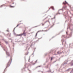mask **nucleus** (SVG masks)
Segmentation results:
<instances>
[{
    "label": "nucleus",
    "mask_w": 73,
    "mask_h": 73,
    "mask_svg": "<svg viewBox=\"0 0 73 73\" xmlns=\"http://www.w3.org/2000/svg\"><path fill=\"white\" fill-rule=\"evenodd\" d=\"M28 54V53H26L25 54V55H27Z\"/></svg>",
    "instance_id": "8"
},
{
    "label": "nucleus",
    "mask_w": 73,
    "mask_h": 73,
    "mask_svg": "<svg viewBox=\"0 0 73 73\" xmlns=\"http://www.w3.org/2000/svg\"><path fill=\"white\" fill-rule=\"evenodd\" d=\"M65 3H66V4H67V3H67V2H66V1H65Z\"/></svg>",
    "instance_id": "13"
},
{
    "label": "nucleus",
    "mask_w": 73,
    "mask_h": 73,
    "mask_svg": "<svg viewBox=\"0 0 73 73\" xmlns=\"http://www.w3.org/2000/svg\"><path fill=\"white\" fill-rule=\"evenodd\" d=\"M52 60V58H51V60Z\"/></svg>",
    "instance_id": "15"
},
{
    "label": "nucleus",
    "mask_w": 73,
    "mask_h": 73,
    "mask_svg": "<svg viewBox=\"0 0 73 73\" xmlns=\"http://www.w3.org/2000/svg\"><path fill=\"white\" fill-rule=\"evenodd\" d=\"M6 42V43H7V42Z\"/></svg>",
    "instance_id": "20"
},
{
    "label": "nucleus",
    "mask_w": 73,
    "mask_h": 73,
    "mask_svg": "<svg viewBox=\"0 0 73 73\" xmlns=\"http://www.w3.org/2000/svg\"><path fill=\"white\" fill-rule=\"evenodd\" d=\"M21 34H20V35H17V36H21Z\"/></svg>",
    "instance_id": "7"
},
{
    "label": "nucleus",
    "mask_w": 73,
    "mask_h": 73,
    "mask_svg": "<svg viewBox=\"0 0 73 73\" xmlns=\"http://www.w3.org/2000/svg\"><path fill=\"white\" fill-rule=\"evenodd\" d=\"M38 32H38L36 34V36L37 35V33Z\"/></svg>",
    "instance_id": "6"
},
{
    "label": "nucleus",
    "mask_w": 73,
    "mask_h": 73,
    "mask_svg": "<svg viewBox=\"0 0 73 73\" xmlns=\"http://www.w3.org/2000/svg\"><path fill=\"white\" fill-rule=\"evenodd\" d=\"M51 8H52L53 10H54V7H53V6H51Z\"/></svg>",
    "instance_id": "3"
},
{
    "label": "nucleus",
    "mask_w": 73,
    "mask_h": 73,
    "mask_svg": "<svg viewBox=\"0 0 73 73\" xmlns=\"http://www.w3.org/2000/svg\"><path fill=\"white\" fill-rule=\"evenodd\" d=\"M58 54H59V51H58L57 52Z\"/></svg>",
    "instance_id": "12"
},
{
    "label": "nucleus",
    "mask_w": 73,
    "mask_h": 73,
    "mask_svg": "<svg viewBox=\"0 0 73 73\" xmlns=\"http://www.w3.org/2000/svg\"><path fill=\"white\" fill-rule=\"evenodd\" d=\"M63 4H64L65 5V4H66V3L65 2H63Z\"/></svg>",
    "instance_id": "5"
},
{
    "label": "nucleus",
    "mask_w": 73,
    "mask_h": 73,
    "mask_svg": "<svg viewBox=\"0 0 73 73\" xmlns=\"http://www.w3.org/2000/svg\"><path fill=\"white\" fill-rule=\"evenodd\" d=\"M38 67H40V66H38Z\"/></svg>",
    "instance_id": "17"
},
{
    "label": "nucleus",
    "mask_w": 73,
    "mask_h": 73,
    "mask_svg": "<svg viewBox=\"0 0 73 73\" xmlns=\"http://www.w3.org/2000/svg\"><path fill=\"white\" fill-rule=\"evenodd\" d=\"M56 15H57V14H56Z\"/></svg>",
    "instance_id": "21"
},
{
    "label": "nucleus",
    "mask_w": 73,
    "mask_h": 73,
    "mask_svg": "<svg viewBox=\"0 0 73 73\" xmlns=\"http://www.w3.org/2000/svg\"><path fill=\"white\" fill-rule=\"evenodd\" d=\"M11 60H10L9 62H8V63H7V66H9V65H10V64H11Z\"/></svg>",
    "instance_id": "1"
},
{
    "label": "nucleus",
    "mask_w": 73,
    "mask_h": 73,
    "mask_svg": "<svg viewBox=\"0 0 73 73\" xmlns=\"http://www.w3.org/2000/svg\"><path fill=\"white\" fill-rule=\"evenodd\" d=\"M19 24L17 25V26L16 27H18V26H19Z\"/></svg>",
    "instance_id": "10"
},
{
    "label": "nucleus",
    "mask_w": 73,
    "mask_h": 73,
    "mask_svg": "<svg viewBox=\"0 0 73 73\" xmlns=\"http://www.w3.org/2000/svg\"><path fill=\"white\" fill-rule=\"evenodd\" d=\"M30 58H29V62H30Z\"/></svg>",
    "instance_id": "11"
},
{
    "label": "nucleus",
    "mask_w": 73,
    "mask_h": 73,
    "mask_svg": "<svg viewBox=\"0 0 73 73\" xmlns=\"http://www.w3.org/2000/svg\"><path fill=\"white\" fill-rule=\"evenodd\" d=\"M42 26H43V25H44V23H42Z\"/></svg>",
    "instance_id": "9"
},
{
    "label": "nucleus",
    "mask_w": 73,
    "mask_h": 73,
    "mask_svg": "<svg viewBox=\"0 0 73 73\" xmlns=\"http://www.w3.org/2000/svg\"><path fill=\"white\" fill-rule=\"evenodd\" d=\"M6 54H7L8 53V52H6Z\"/></svg>",
    "instance_id": "14"
},
{
    "label": "nucleus",
    "mask_w": 73,
    "mask_h": 73,
    "mask_svg": "<svg viewBox=\"0 0 73 73\" xmlns=\"http://www.w3.org/2000/svg\"><path fill=\"white\" fill-rule=\"evenodd\" d=\"M15 28H14V29H15Z\"/></svg>",
    "instance_id": "19"
},
{
    "label": "nucleus",
    "mask_w": 73,
    "mask_h": 73,
    "mask_svg": "<svg viewBox=\"0 0 73 73\" xmlns=\"http://www.w3.org/2000/svg\"><path fill=\"white\" fill-rule=\"evenodd\" d=\"M10 7H11V8H13V7H14V6H10Z\"/></svg>",
    "instance_id": "4"
},
{
    "label": "nucleus",
    "mask_w": 73,
    "mask_h": 73,
    "mask_svg": "<svg viewBox=\"0 0 73 73\" xmlns=\"http://www.w3.org/2000/svg\"><path fill=\"white\" fill-rule=\"evenodd\" d=\"M25 31H24V32H25Z\"/></svg>",
    "instance_id": "18"
},
{
    "label": "nucleus",
    "mask_w": 73,
    "mask_h": 73,
    "mask_svg": "<svg viewBox=\"0 0 73 73\" xmlns=\"http://www.w3.org/2000/svg\"><path fill=\"white\" fill-rule=\"evenodd\" d=\"M21 35L22 36V35H24V36H26V33H25V31L23 32V34H21Z\"/></svg>",
    "instance_id": "2"
},
{
    "label": "nucleus",
    "mask_w": 73,
    "mask_h": 73,
    "mask_svg": "<svg viewBox=\"0 0 73 73\" xmlns=\"http://www.w3.org/2000/svg\"><path fill=\"white\" fill-rule=\"evenodd\" d=\"M46 22H45L44 23V24L45 23H46Z\"/></svg>",
    "instance_id": "16"
}]
</instances>
